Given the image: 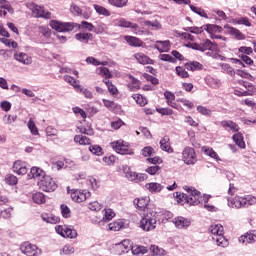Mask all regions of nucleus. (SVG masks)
I'll use <instances>...</instances> for the list:
<instances>
[{"label": "nucleus", "instance_id": "obj_1", "mask_svg": "<svg viewBox=\"0 0 256 256\" xmlns=\"http://www.w3.org/2000/svg\"><path fill=\"white\" fill-rule=\"evenodd\" d=\"M187 193H174V197L177 199V203L180 205H190L195 206L201 203V192L196 190L195 188H190L189 186L184 187Z\"/></svg>", "mask_w": 256, "mask_h": 256}, {"label": "nucleus", "instance_id": "obj_2", "mask_svg": "<svg viewBox=\"0 0 256 256\" xmlns=\"http://www.w3.org/2000/svg\"><path fill=\"white\" fill-rule=\"evenodd\" d=\"M110 147L113 149V151H115L119 155L134 154L133 150L131 149V146L129 145V142H126L123 139L110 142Z\"/></svg>", "mask_w": 256, "mask_h": 256}, {"label": "nucleus", "instance_id": "obj_3", "mask_svg": "<svg viewBox=\"0 0 256 256\" xmlns=\"http://www.w3.org/2000/svg\"><path fill=\"white\" fill-rule=\"evenodd\" d=\"M37 185L41 191H45L46 193H53V191L57 190V182L49 175L38 180Z\"/></svg>", "mask_w": 256, "mask_h": 256}, {"label": "nucleus", "instance_id": "obj_4", "mask_svg": "<svg viewBox=\"0 0 256 256\" xmlns=\"http://www.w3.org/2000/svg\"><path fill=\"white\" fill-rule=\"evenodd\" d=\"M187 47H190V49H194V51H201L202 53L205 51H217V44L209 39L204 40L200 44L189 43L187 44Z\"/></svg>", "mask_w": 256, "mask_h": 256}, {"label": "nucleus", "instance_id": "obj_5", "mask_svg": "<svg viewBox=\"0 0 256 256\" xmlns=\"http://www.w3.org/2000/svg\"><path fill=\"white\" fill-rule=\"evenodd\" d=\"M182 161L186 165H195L197 163V153H195V148L186 146L182 150Z\"/></svg>", "mask_w": 256, "mask_h": 256}, {"label": "nucleus", "instance_id": "obj_6", "mask_svg": "<svg viewBox=\"0 0 256 256\" xmlns=\"http://www.w3.org/2000/svg\"><path fill=\"white\" fill-rule=\"evenodd\" d=\"M140 227L143 231H153L157 227V218L153 214H144L140 221Z\"/></svg>", "mask_w": 256, "mask_h": 256}, {"label": "nucleus", "instance_id": "obj_7", "mask_svg": "<svg viewBox=\"0 0 256 256\" xmlns=\"http://www.w3.org/2000/svg\"><path fill=\"white\" fill-rule=\"evenodd\" d=\"M50 27L58 33H67L75 29V25L71 22H59L57 20H51L49 23Z\"/></svg>", "mask_w": 256, "mask_h": 256}, {"label": "nucleus", "instance_id": "obj_8", "mask_svg": "<svg viewBox=\"0 0 256 256\" xmlns=\"http://www.w3.org/2000/svg\"><path fill=\"white\" fill-rule=\"evenodd\" d=\"M68 193L74 203H83V201H87L91 197V193L87 192V190L72 189L68 190Z\"/></svg>", "mask_w": 256, "mask_h": 256}, {"label": "nucleus", "instance_id": "obj_9", "mask_svg": "<svg viewBox=\"0 0 256 256\" xmlns=\"http://www.w3.org/2000/svg\"><path fill=\"white\" fill-rule=\"evenodd\" d=\"M238 83L246 89V91L243 92L239 90H234V94H236L238 97H253V95H256V88L253 86V84L243 80H238Z\"/></svg>", "mask_w": 256, "mask_h": 256}, {"label": "nucleus", "instance_id": "obj_10", "mask_svg": "<svg viewBox=\"0 0 256 256\" xmlns=\"http://www.w3.org/2000/svg\"><path fill=\"white\" fill-rule=\"evenodd\" d=\"M20 251L27 256H39L41 255V249L37 245L30 242H23L20 245Z\"/></svg>", "mask_w": 256, "mask_h": 256}, {"label": "nucleus", "instance_id": "obj_11", "mask_svg": "<svg viewBox=\"0 0 256 256\" xmlns=\"http://www.w3.org/2000/svg\"><path fill=\"white\" fill-rule=\"evenodd\" d=\"M55 231L61 237H67L68 239H76L77 237V230L71 229L69 226L57 225Z\"/></svg>", "mask_w": 256, "mask_h": 256}, {"label": "nucleus", "instance_id": "obj_12", "mask_svg": "<svg viewBox=\"0 0 256 256\" xmlns=\"http://www.w3.org/2000/svg\"><path fill=\"white\" fill-rule=\"evenodd\" d=\"M32 13L37 19H51V12L45 10V7L33 4Z\"/></svg>", "mask_w": 256, "mask_h": 256}, {"label": "nucleus", "instance_id": "obj_13", "mask_svg": "<svg viewBox=\"0 0 256 256\" xmlns=\"http://www.w3.org/2000/svg\"><path fill=\"white\" fill-rule=\"evenodd\" d=\"M12 170L16 175H27L29 167L27 162L23 160H16L12 166Z\"/></svg>", "mask_w": 256, "mask_h": 256}, {"label": "nucleus", "instance_id": "obj_14", "mask_svg": "<svg viewBox=\"0 0 256 256\" xmlns=\"http://www.w3.org/2000/svg\"><path fill=\"white\" fill-rule=\"evenodd\" d=\"M117 26L118 27H124L125 29H132V32L135 35H139L140 31H139V25L129 22L127 21V19L125 18H120L119 20H117Z\"/></svg>", "mask_w": 256, "mask_h": 256}, {"label": "nucleus", "instance_id": "obj_15", "mask_svg": "<svg viewBox=\"0 0 256 256\" xmlns=\"http://www.w3.org/2000/svg\"><path fill=\"white\" fill-rule=\"evenodd\" d=\"M239 243L243 245H249V243H255L256 241V230L246 232L244 235L238 238Z\"/></svg>", "mask_w": 256, "mask_h": 256}, {"label": "nucleus", "instance_id": "obj_16", "mask_svg": "<svg viewBox=\"0 0 256 256\" xmlns=\"http://www.w3.org/2000/svg\"><path fill=\"white\" fill-rule=\"evenodd\" d=\"M134 59H136L137 63L140 65H155V60L151 59L143 52H138L133 55Z\"/></svg>", "mask_w": 256, "mask_h": 256}, {"label": "nucleus", "instance_id": "obj_17", "mask_svg": "<svg viewBox=\"0 0 256 256\" xmlns=\"http://www.w3.org/2000/svg\"><path fill=\"white\" fill-rule=\"evenodd\" d=\"M159 144H160V149L162 151H165L166 153L175 152V149L171 147V139L169 138V136H164L163 138H161Z\"/></svg>", "mask_w": 256, "mask_h": 256}, {"label": "nucleus", "instance_id": "obj_18", "mask_svg": "<svg viewBox=\"0 0 256 256\" xmlns=\"http://www.w3.org/2000/svg\"><path fill=\"white\" fill-rule=\"evenodd\" d=\"M154 49H157L159 53H167L171 49V42L169 40H158L154 45Z\"/></svg>", "mask_w": 256, "mask_h": 256}, {"label": "nucleus", "instance_id": "obj_19", "mask_svg": "<svg viewBox=\"0 0 256 256\" xmlns=\"http://www.w3.org/2000/svg\"><path fill=\"white\" fill-rule=\"evenodd\" d=\"M134 205L138 211H145L149 206V197H142L134 199Z\"/></svg>", "mask_w": 256, "mask_h": 256}, {"label": "nucleus", "instance_id": "obj_20", "mask_svg": "<svg viewBox=\"0 0 256 256\" xmlns=\"http://www.w3.org/2000/svg\"><path fill=\"white\" fill-rule=\"evenodd\" d=\"M30 173L32 175V179H38V181H41V179H43L47 175L45 170H43L37 166H33L30 169Z\"/></svg>", "mask_w": 256, "mask_h": 256}, {"label": "nucleus", "instance_id": "obj_21", "mask_svg": "<svg viewBox=\"0 0 256 256\" xmlns=\"http://www.w3.org/2000/svg\"><path fill=\"white\" fill-rule=\"evenodd\" d=\"M174 225L177 227V229H187L189 225H191V222L183 217H176L173 219Z\"/></svg>", "mask_w": 256, "mask_h": 256}, {"label": "nucleus", "instance_id": "obj_22", "mask_svg": "<svg viewBox=\"0 0 256 256\" xmlns=\"http://www.w3.org/2000/svg\"><path fill=\"white\" fill-rule=\"evenodd\" d=\"M204 31H207L209 33L210 37L212 35H215V33H223V27L215 24H206L203 26Z\"/></svg>", "mask_w": 256, "mask_h": 256}, {"label": "nucleus", "instance_id": "obj_23", "mask_svg": "<svg viewBox=\"0 0 256 256\" xmlns=\"http://www.w3.org/2000/svg\"><path fill=\"white\" fill-rule=\"evenodd\" d=\"M124 41H126L130 47H143V40L134 36H124Z\"/></svg>", "mask_w": 256, "mask_h": 256}, {"label": "nucleus", "instance_id": "obj_24", "mask_svg": "<svg viewBox=\"0 0 256 256\" xmlns=\"http://www.w3.org/2000/svg\"><path fill=\"white\" fill-rule=\"evenodd\" d=\"M14 59H16V61H19V63H23L24 65H31L33 61V59L29 55L23 52L15 54Z\"/></svg>", "mask_w": 256, "mask_h": 256}, {"label": "nucleus", "instance_id": "obj_25", "mask_svg": "<svg viewBox=\"0 0 256 256\" xmlns=\"http://www.w3.org/2000/svg\"><path fill=\"white\" fill-rule=\"evenodd\" d=\"M145 187L150 193H161L163 191L164 186L157 182H150L145 184Z\"/></svg>", "mask_w": 256, "mask_h": 256}, {"label": "nucleus", "instance_id": "obj_26", "mask_svg": "<svg viewBox=\"0 0 256 256\" xmlns=\"http://www.w3.org/2000/svg\"><path fill=\"white\" fill-rule=\"evenodd\" d=\"M103 83L106 85L108 92L112 97H117L119 95V89H117V86H115L112 81L103 79Z\"/></svg>", "mask_w": 256, "mask_h": 256}, {"label": "nucleus", "instance_id": "obj_27", "mask_svg": "<svg viewBox=\"0 0 256 256\" xmlns=\"http://www.w3.org/2000/svg\"><path fill=\"white\" fill-rule=\"evenodd\" d=\"M185 68L188 71H203V69H205L203 64H201L200 62H197V61H189V62H187L185 64Z\"/></svg>", "mask_w": 256, "mask_h": 256}, {"label": "nucleus", "instance_id": "obj_28", "mask_svg": "<svg viewBox=\"0 0 256 256\" xmlns=\"http://www.w3.org/2000/svg\"><path fill=\"white\" fill-rule=\"evenodd\" d=\"M75 39L77 41H80V43H84L85 45H87V43H89V41H92L93 39V34L91 33H85V32H82V33H77L75 35Z\"/></svg>", "mask_w": 256, "mask_h": 256}, {"label": "nucleus", "instance_id": "obj_29", "mask_svg": "<svg viewBox=\"0 0 256 256\" xmlns=\"http://www.w3.org/2000/svg\"><path fill=\"white\" fill-rule=\"evenodd\" d=\"M220 125L227 129V127L230 129V131H233L234 133H237L239 131V125L232 120H223L220 122Z\"/></svg>", "mask_w": 256, "mask_h": 256}, {"label": "nucleus", "instance_id": "obj_30", "mask_svg": "<svg viewBox=\"0 0 256 256\" xmlns=\"http://www.w3.org/2000/svg\"><path fill=\"white\" fill-rule=\"evenodd\" d=\"M164 97L166 99V103L167 105H169V107H172V109H178L177 108V103H175V94L169 91H165L164 92Z\"/></svg>", "mask_w": 256, "mask_h": 256}, {"label": "nucleus", "instance_id": "obj_31", "mask_svg": "<svg viewBox=\"0 0 256 256\" xmlns=\"http://www.w3.org/2000/svg\"><path fill=\"white\" fill-rule=\"evenodd\" d=\"M212 240L216 242L218 247H229V240H227L223 234L212 236Z\"/></svg>", "mask_w": 256, "mask_h": 256}, {"label": "nucleus", "instance_id": "obj_32", "mask_svg": "<svg viewBox=\"0 0 256 256\" xmlns=\"http://www.w3.org/2000/svg\"><path fill=\"white\" fill-rule=\"evenodd\" d=\"M118 249H120L121 253H128L131 251L133 247V243H131V240L125 239L121 243L117 245Z\"/></svg>", "mask_w": 256, "mask_h": 256}, {"label": "nucleus", "instance_id": "obj_33", "mask_svg": "<svg viewBox=\"0 0 256 256\" xmlns=\"http://www.w3.org/2000/svg\"><path fill=\"white\" fill-rule=\"evenodd\" d=\"M232 139L234 141V143L240 147V149H245L246 145H245V140L243 138V134H241V132L235 133L232 136Z\"/></svg>", "mask_w": 256, "mask_h": 256}, {"label": "nucleus", "instance_id": "obj_34", "mask_svg": "<svg viewBox=\"0 0 256 256\" xmlns=\"http://www.w3.org/2000/svg\"><path fill=\"white\" fill-rule=\"evenodd\" d=\"M122 171L128 181H135L137 172L131 171V167L124 165L122 166Z\"/></svg>", "mask_w": 256, "mask_h": 256}, {"label": "nucleus", "instance_id": "obj_35", "mask_svg": "<svg viewBox=\"0 0 256 256\" xmlns=\"http://www.w3.org/2000/svg\"><path fill=\"white\" fill-rule=\"evenodd\" d=\"M102 213H103L102 219L95 220L96 223H101V221H111V219L115 217V212L110 208L104 209Z\"/></svg>", "mask_w": 256, "mask_h": 256}, {"label": "nucleus", "instance_id": "obj_36", "mask_svg": "<svg viewBox=\"0 0 256 256\" xmlns=\"http://www.w3.org/2000/svg\"><path fill=\"white\" fill-rule=\"evenodd\" d=\"M108 227L110 231H121V229L125 227V222H123L121 219H118L108 224Z\"/></svg>", "mask_w": 256, "mask_h": 256}, {"label": "nucleus", "instance_id": "obj_37", "mask_svg": "<svg viewBox=\"0 0 256 256\" xmlns=\"http://www.w3.org/2000/svg\"><path fill=\"white\" fill-rule=\"evenodd\" d=\"M32 199L37 205H43L47 201V196L43 192H36L32 195Z\"/></svg>", "mask_w": 256, "mask_h": 256}, {"label": "nucleus", "instance_id": "obj_38", "mask_svg": "<svg viewBox=\"0 0 256 256\" xmlns=\"http://www.w3.org/2000/svg\"><path fill=\"white\" fill-rule=\"evenodd\" d=\"M74 141L78 143V145H91V138L82 134L74 136Z\"/></svg>", "mask_w": 256, "mask_h": 256}, {"label": "nucleus", "instance_id": "obj_39", "mask_svg": "<svg viewBox=\"0 0 256 256\" xmlns=\"http://www.w3.org/2000/svg\"><path fill=\"white\" fill-rule=\"evenodd\" d=\"M209 231H210L212 237H217V236L223 234L224 229L221 224H215V225L210 226Z\"/></svg>", "mask_w": 256, "mask_h": 256}, {"label": "nucleus", "instance_id": "obj_40", "mask_svg": "<svg viewBox=\"0 0 256 256\" xmlns=\"http://www.w3.org/2000/svg\"><path fill=\"white\" fill-rule=\"evenodd\" d=\"M93 7L98 15H103L104 17H111V11H109L107 8L99 4H94Z\"/></svg>", "mask_w": 256, "mask_h": 256}, {"label": "nucleus", "instance_id": "obj_41", "mask_svg": "<svg viewBox=\"0 0 256 256\" xmlns=\"http://www.w3.org/2000/svg\"><path fill=\"white\" fill-rule=\"evenodd\" d=\"M132 99L139 105L140 107H145L147 105V97L143 96L142 94H133Z\"/></svg>", "mask_w": 256, "mask_h": 256}, {"label": "nucleus", "instance_id": "obj_42", "mask_svg": "<svg viewBox=\"0 0 256 256\" xmlns=\"http://www.w3.org/2000/svg\"><path fill=\"white\" fill-rule=\"evenodd\" d=\"M131 83H129L127 85V88L129 89V91L135 92V91H139V89H141V83L139 82V80L131 77Z\"/></svg>", "mask_w": 256, "mask_h": 256}, {"label": "nucleus", "instance_id": "obj_43", "mask_svg": "<svg viewBox=\"0 0 256 256\" xmlns=\"http://www.w3.org/2000/svg\"><path fill=\"white\" fill-rule=\"evenodd\" d=\"M133 255H145L147 253V247L141 245H134L131 249Z\"/></svg>", "mask_w": 256, "mask_h": 256}, {"label": "nucleus", "instance_id": "obj_44", "mask_svg": "<svg viewBox=\"0 0 256 256\" xmlns=\"http://www.w3.org/2000/svg\"><path fill=\"white\" fill-rule=\"evenodd\" d=\"M64 81L66 83H69V85H72V87H74V89H79V81H77V79L73 78V76L70 75H64L63 77Z\"/></svg>", "mask_w": 256, "mask_h": 256}, {"label": "nucleus", "instance_id": "obj_45", "mask_svg": "<svg viewBox=\"0 0 256 256\" xmlns=\"http://www.w3.org/2000/svg\"><path fill=\"white\" fill-rule=\"evenodd\" d=\"M175 70H176V75L181 79H189V72H187V70H185L183 66H177Z\"/></svg>", "mask_w": 256, "mask_h": 256}, {"label": "nucleus", "instance_id": "obj_46", "mask_svg": "<svg viewBox=\"0 0 256 256\" xmlns=\"http://www.w3.org/2000/svg\"><path fill=\"white\" fill-rule=\"evenodd\" d=\"M228 29H229V33H230L231 35H234V37H235L236 39H238L239 41L245 39V35H244L242 32H240L237 28L228 27Z\"/></svg>", "mask_w": 256, "mask_h": 256}, {"label": "nucleus", "instance_id": "obj_47", "mask_svg": "<svg viewBox=\"0 0 256 256\" xmlns=\"http://www.w3.org/2000/svg\"><path fill=\"white\" fill-rule=\"evenodd\" d=\"M150 251L151 253H153L152 255H159V256H163L166 255L165 249L159 247L158 245H151L150 246Z\"/></svg>", "mask_w": 256, "mask_h": 256}, {"label": "nucleus", "instance_id": "obj_48", "mask_svg": "<svg viewBox=\"0 0 256 256\" xmlns=\"http://www.w3.org/2000/svg\"><path fill=\"white\" fill-rule=\"evenodd\" d=\"M78 29L85 31H94L95 26L93 25V23L82 21L80 24H78Z\"/></svg>", "mask_w": 256, "mask_h": 256}, {"label": "nucleus", "instance_id": "obj_49", "mask_svg": "<svg viewBox=\"0 0 256 256\" xmlns=\"http://www.w3.org/2000/svg\"><path fill=\"white\" fill-rule=\"evenodd\" d=\"M60 211L64 219H69L71 217V208H69V206H67L66 204H61Z\"/></svg>", "mask_w": 256, "mask_h": 256}, {"label": "nucleus", "instance_id": "obj_50", "mask_svg": "<svg viewBox=\"0 0 256 256\" xmlns=\"http://www.w3.org/2000/svg\"><path fill=\"white\" fill-rule=\"evenodd\" d=\"M5 183H7V185H17V183H19V179L17 178V176L13 175V174H7L5 176Z\"/></svg>", "mask_w": 256, "mask_h": 256}, {"label": "nucleus", "instance_id": "obj_51", "mask_svg": "<svg viewBox=\"0 0 256 256\" xmlns=\"http://www.w3.org/2000/svg\"><path fill=\"white\" fill-rule=\"evenodd\" d=\"M109 5H112L113 7H126L127 3H129V0H108Z\"/></svg>", "mask_w": 256, "mask_h": 256}, {"label": "nucleus", "instance_id": "obj_52", "mask_svg": "<svg viewBox=\"0 0 256 256\" xmlns=\"http://www.w3.org/2000/svg\"><path fill=\"white\" fill-rule=\"evenodd\" d=\"M0 9H7L10 15H13V13H15L13 7H11V4L7 0H0Z\"/></svg>", "mask_w": 256, "mask_h": 256}, {"label": "nucleus", "instance_id": "obj_53", "mask_svg": "<svg viewBox=\"0 0 256 256\" xmlns=\"http://www.w3.org/2000/svg\"><path fill=\"white\" fill-rule=\"evenodd\" d=\"M204 153L208 155V157H211L212 159H215L216 161H221V158H219V154L215 152L213 148H206L204 150Z\"/></svg>", "mask_w": 256, "mask_h": 256}, {"label": "nucleus", "instance_id": "obj_54", "mask_svg": "<svg viewBox=\"0 0 256 256\" xmlns=\"http://www.w3.org/2000/svg\"><path fill=\"white\" fill-rule=\"evenodd\" d=\"M86 63L89 65H94L95 67H98V65H107V61L101 62L95 59L93 56L86 58Z\"/></svg>", "mask_w": 256, "mask_h": 256}, {"label": "nucleus", "instance_id": "obj_55", "mask_svg": "<svg viewBox=\"0 0 256 256\" xmlns=\"http://www.w3.org/2000/svg\"><path fill=\"white\" fill-rule=\"evenodd\" d=\"M142 155L143 157H148L151 158L152 155H155V149H153V147L151 146H145L143 149H142Z\"/></svg>", "mask_w": 256, "mask_h": 256}, {"label": "nucleus", "instance_id": "obj_56", "mask_svg": "<svg viewBox=\"0 0 256 256\" xmlns=\"http://www.w3.org/2000/svg\"><path fill=\"white\" fill-rule=\"evenodd\" d=\"M102 103L109 111H113L117 108V104L113 100L102 99Z\"/></svg>", "mask_w": 256, "mask_h": 256}, {"label": "nucleus", "instance_id": "obj_57", "mask_svg": "<svg viewBox=\"0 0 256 256\" xmlns=\"http://www.w3.org/2000/svg\"><path fill=\"white\" fill-rule=\"evenodd\" d=\"M12 215H13V208L11 207L0 211V218L2 217V219H11Z\"/></svg>", "mask_w": 256, "mask_h": 256}, {"label": "nucleus", "instance_id": "obj_58", "mask_svg": "<svg viewBox=\"0 0 256 256\" xmlns=\"http://www.w3.org/2000/svg\"><path fill=\"white\" fill-rule=\"evenodd\" d=\"M241 105H246V107H250V109H253L256 111V102L253 101L251 98H246L244 100H241Z\"/></svg>", "mask_w": 256, "mask_h": 256}, {"label": "nucleus", "instance_id": "obj_59", "mask_svg": "<svg viewBox=\"0 0 256 256\" xmlns=\"http://www.w3.org/2000/svg\"><path fill=\"white\" fill-rule=\"evenodd\" d=\"M145 171L148 175H159V173H161V167L157 165L150 166Z\"/></svg>", "mask_w": 256, "mask_h": 256}, {"label": "nucleus", "instance_id": "obj_60", "mask_svg": "<svg viewBox=\"0 0 256 256\" xmlns=\"http://www.w3.org/2000/svg\"><path fill=\"white\" fill-rule=\"evenodd\" d=\"M89 152L93 153V155L101 156L103 155V148L99 145H92L89 147Z\"/></svg>", "mask_w": 256, "mask_h": 256}, {"label": "nucleus", "instance_id": "obj_61", "mask_svg": "<svg viewBox=\"0 0 256 256\" xmlns=\"http://www.w3.org/2000/svg\"><path fill=\"white\" fill-rule=\"evenodd\" d=\"M100 75L101 77H105L104 79H113V74L107 67H100Z\"/></svg>", "mask_w": 256, "mask_h": 256}, {"label": "nucleus", "instance_id": "obj_62", "mask_svg": "<svg viewBox=\"0 0 256 256\" xmlns=\"http://www.w3.org/2000/svg\"><path fill=\"white\" fill-rule=\"evenodd\" d=\"M160 61H167L168 63H177V60L171 54H160Z\"/></svg>", "mask_w": 256, "mask_h": 256}, {"label": "nucleus", "instance_id": "obj_63", "mask_svg": "<svg viewBox=\"0 0 256 256\" xmlns=\"http://www.w3.org/2000/svg\"><path fill=\"white\" fill-rule=\"evenodd\" d=\"M143 25L145 27H151L152 29H161V23L159 21L151 22L149 20L144 21Z\"/></svg>", "mask_w": 256, "mask_h": 256}, {"label": "nucleus", "instance_id": "obj_64", "mask_svg": "<svg viewBox=\"0 0 256 256\" xmlns=\"http://www.w3.org/2000/svg\"><path fill=\"white\" fill-rule=\"evenodd\" d=\"M239 53H241V55H246V56H249L253 53V48L251 47H247V46H241L239 49H238Z\"/></svg>", "mask_w": 256, "mask_h": 256}]
</instances>
